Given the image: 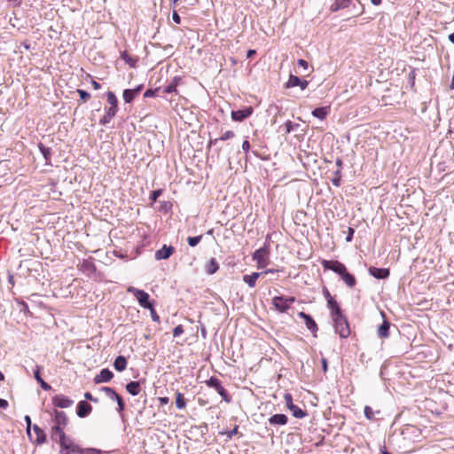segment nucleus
<instances>
[{
	"label": "nucleus",
	"instance_id": "obj_38",
	"mask_svg": "<svg viewBox=\"0 0 454 454\" xmlns=\"http://www.w3.org/2000/svg\"><path fill=\"white\" fill-rule=\"evenodd\" d=\"M202 239V235L195 236V237H188L187 242L190 247H195L197 246Z\"/></svg>",
	"mask_w": 454,
	"mask_h": 454
},
{
	"label": "nucleus",
	"instance_id": "obj_39",
	"mask_svg": "<svg viewBox=\"0 0 454 454\" xmlns=\"http://www.w3.org/2000/svg\"><path fill=\"white\" fill-rule=\"evenodd\" d=\"M364 412V416L366 417V419H374V411H372V409L370 406H365Z\"/></svg>",
	"mask_w": 454,
	"mask_h": 454
},
{
	"label": "nucleus",
	"instance_id": "obj_23",
	"mask_svg": "<svg viewBox=\"0 0 454 454\" xmlns=\"http://www.w3.org/2000/svg\"><path fill=\"white\" fill-rule=\"evenodd\" d=\"M116 113H117V110H115V109H113V108H110V107L106 108V114L100 119L99 123L101 125L107 124L112 120V118H114L115 116Z\"/></svg>",
	"mask_w": 454,
	"mask_h": 454
},
{
	"label": "nucleus",
	"instance_id": "obj_32",
	"mask_svg": "<svg viewBox=\"0 0 454 454\" xmlns=\"http://www.w3.org/2000/svg\"><path fill=\"white\" fill-rule=\"evenodd\" d=\"M234 136H235V134H234L233 131L227 130L219 138H215L214 140H210L209 144H210V145H215L219 140L225 141V140H228V139H231V138L234 137Z\"/></svg>",
	"mask_w": 454,
	"mask_h": 454
},
{
	"label": "nucleus",
	"instance_id": "obj_1",
	"mask_svg": "<svg viewBox=\"0 0 454 454\" xmlns=\"http://www.w3.org/2000/svg\"><path fill=\"white\" fill-rule=\"evenodd\" d=\"M331 317L333 321L335 333L340 338H348L350 334V328L347 317L343 315L340 307L331 311Z\"/></svg>",
	"mask_w": 454,
	"mask_h": 454
},
{
	"label": "nucleus",
	"instance_id": "obj_64",
	"mask_svg": "<svg viewBox=\"0 0 454 454\" xmlns=\"http://www.w3.org/2000/svg\"><path fill=\"white\" fill-rule=\"evenodd\" d=\"M449 40L454 44V33L449 35Z\"/></svg>",
	"mask_w": 454,
	"mask_h": 454
},
{
	"label": "nucleus",
	"instance_id": "obj_51",
	"mask_svg": "<svg viewBox=\"0 0 454 454\" xmlns=\"http://www.w3.org/2000/svg\"><path fill=\"white\" fill-rule=\"evenodd\" d=\"M172 19H173L174 22H176V24H180L181 18L176 11L173 12Z\"/></svg>",
	"mask_w": 454,
	"mask_h": 454
},
{
	"label": "nucleus",
	"instance_id": "obj_9",
	"mask_svg": "<svg viewBox=\"0 0 454 454\" xmlns=\"http://www.w3.org/2000/svg\"><path fill=\"white\" fill-rule=\"evenodd\" d=\"M322 266L325 270H330L341 276L347 270L346 266L339 261L323 260Z\"/></svg>",
	"mask_w": 454,
	"mask_h": 454
},
{
	"label": "nucleus",
	"instance_id": "obj_19",
	"mask_svg": "<svg viewBox=\"0 0 454 454\" xmlns=\"http://www.w3.org/2000/svg\"><path fill=\"white\" fill-rule=\"evenodd\" d=\"M287 417L285 414H275L269 419L270 425H281L284 426L287 423Z\"/></svg>",
	"mask_w": 454,
	"mask_h": 454
},
{
	"label": "nucleus",
	"instance_id": "obj_48",
	"mask_svg": "<svg viewBox=\"0 0 454 454\" xmlns=\"http://www.w3.org/2000/svg\"><path fill=\"white\" fill-rule=\"evenodd\" d=\"M297 64L304 69H308V62L302 59H298Z\"/></svg>",
	"mask_w": 454,
	"mask_h": 454
},
{
	"label": "nucleus",
	"instance_id": "obj_17",
	"mask_svg": "<svg viewBox=\"0 0 454 454\" xmlns=\"http://www.w3.org/2000/svg\"><path fill=\"white\" fill-rule=\"evenodd\" d=\"M323 294L327 301V306L331 311L340 308V305L338 304L337 301L331 295L327 288L325 287L323 289Z\"/></svg>",
	"mask_w": 454,
	"mask_h": 454
},
{
	"label": "nucleus",
	"instance_id": "obj_44",
	"mask_svg": "<svg viewBox=\"0 0 454 454\" xmlns=\"http://www.w3.org/2000/svg\"><path fill=\"white\" fill-rule=\"evenodd\" d=\"M183 333H184V327L182 325H178L173 330L174 337H177V336L181 335Z\"/></svg>",
	"mask_w": 454,
	"mask_h": 454
},
{
	"label": "nucleus",
	"instance_id": "obj_57",
	"mask_svg": "<svg viewBox=\"0 0 454 454\" xmlns=\"http://www.w3.org/2000/svg\"><path fill=\"white\" fill-rule=\"evenodd\" d=\"M8 407V402L4 399H0V408L6 409Z\"/></svg>",
	"mask_w": 454,
	"mask_h": 454
},
{
	"label": "nucleus",
	"instance_id": "obj_24",
	"mask_svg": "<svg viewBox=\"0 0 454 454\" xmlns=\"http://www.w3.org/2000/svg\"><path fill=\"white\" fill-rule=\"evenodd\" d=\"M126 390L132 395H137L141 391L140 383L138 381H130L126 385Z\"/></svg>",
	"mask_w": 454,
	"mask_h": 454
},
{
	"label": "nucleus",
	"instance_id": "obj_35",
	"mask_svg": "<svg viewBox=\"0 0 454 454\" xmlns=\"http://www.w3.org/2000/svg\"><path fill=\"white\" fill-rule=\"evenodd\" d=\"M176 406L179 410L184 409L186 406V402L184 398V395L179 392H176Z\"/></svg>",
	"mask_w": 454,
	"mask_h": 454
},
{
	"label": "nucleus",
	"instance_id": "obj_30",
	"mask_svg": "<svg viewBox=\"0 0 454 454\" xmlns=\"http://www.w3.org/2000/svg\"><path fill=\"white\" fill-rule=\"evenodd\" d=\"M180 80H181L180 77L175 76L174 79L172 80V82L164 88V92L165 93H172V92L176 91V87H177Z\"/></svg>",
	"mask_w": 454,
	"mask_h": 454
},
{
	"label": "nucleus",
	"instance_id": "obj_50",
	"mask_svg": "<svg viewBox=\"0 0 454 454\" xmlns=\"http://www.w3.org/2000/svg\"><path fill=\"white\" fill-rule=\"evenodd\" d=\"M161 194V191L160 190H155L153 192L152 195H151V199L152 200L155 201L157 200V198Z\"/></svg>",
	"mask_w": 454,
	"mask_h": 454
},
{
	"label": "nucleus",
	"instance_id": "obj_55",
	"mask_svg": "<svg viewBox=\"0 0 454 454\" xmlns=\"http://www.w3.org/2000/svg\"><path fill=\"white\" fill-rule=\"evenodd\" d=\"M88 452L90 454H101L102 450H98V449H95V448H90V449L88 450Z\"/></svg>",
	"mask_w": 454,
	"mask_h": 454
},
{
	"label": "nucleus",
	"instance_id": "obj_43",
	"mask_svg": "<svg viewBox=\"0 0 454 454\" xmlns=\"http://www.w3.org/2000/svg\"><path fill=\"white\" fill-rule=\"evenodd\" d=\"M77 92L80 95L81 99L83 101H86L90 98V93L83 90H77Z\"/></svg>",
	"mask_w": 454,
	"mask_h": 454
},
{
	"label": "nucleus",
	"instance_id": "obj_25",
	"mask_svg": "<svg viewBox=\"0 0 454 454\" xmlns=\"http://www.w3.org/2000/svg\"><path fill=\"white\" fill-rule=\"evenodd\" d=\"M114 367L117 372H122L127 367V359L123 356H119L115 358Z\"/></svg>",
	"mask_w": 454,
	"mask_h": 454
},
{
	"label": "nucleus",
	"instance_id": "obj_2",
	"mask_svg": "<svg viewBox=\"0 0 454 454\" xmlns=\"http://www.w3.org/2000/svg\"><path fill=\"white\" fill-rule=\"evenodd\" d=\"M54 425L51 429V439L57 441V434L64 432V428L68 424V418L64 411L54 410L51 413Z\"/></svg>",
	"mask_w": 454,
	"mask_h": 454
},
{
	"label": "nucleus",
	"instance_id": "obj_22",
	"mask_svg": "<svg viewBox=\"0 0 454 454\" xmlns=\"http://www.w3.org/2000/svg\"><path fill=\"white\" fill-rule=\"evenodd\" d=\"M329 106L317 107L312 111V115L319 120H324L329 114Z\"/></svg>",
	"mask_w": 454,
	"mask_h": 454
},
{
	"label": "nucleus",
	"instance_id": "obj_41",
	"mask_svg": "<svg viewBox=\"0 0 454 454\" xmlns=\"http://www.w3.org/2000/svg\"><path fill=\"white\" fill-rule=\"evenodd\" d=\"M334 174L335 177L333 178L332 182L333 185L338 187L340 185V170L338 169Z\"/></svg>",
	"mask_w": 454,
	"mask_h": 454
},
{
	"label": "nucleus",
	"instance_id": "obj_63",
	"mask_svg": "<svg viewBox=\"0 0 454 454\" xmlns=\"http://www.w3.org/2000/svg\"><path fill=\"white\" fill-rule=\"evenodd\" d=\"M336 165L339 167V168H338V169H340V168H341V167H342V161H341V160H340V159H337V160H336Z\"/></svg>",
	"mask_w": 454,
	"mask_h": 454
},
{
	"label": "nucleus",
	"instance_id": "obj_29",
	"mask_svg": "<svg viewBox=\"0 0 454 454\" xmlns=\"http://www.w3.org/2000/svg\"><path fill=\"white\" fill-rule=\"evenodd\" d=\"M340 278L348 287H354L356 284L355 277L348 272V270H346L345 273L340 276Z\"/></svg>",
	"mask_w": 454,
	"mask_h": 454
},
{
	"label": "nucleus",
	"instance_id": "obj_53",
	"mask_svg": "<svg viewBox=\"0 0 454 454\" xmlns=\"http://www.w3.org/2000/svg\"><path fill=\"white\" fill-rule=\"evenodd\" d=\"M242 149L244 152L247 153L250 149V144L248 140H245L242 144Z\"/></svg>",
	"mask_w": 454,
	"mask_h": 454
},
{
	"label": "nucleus",
	"instance_id": "obj_36",
	"mask_svg": "<svg viewBox=\"0 0 454 454\" xmlns=\"http://www.w3.org/2000/svg\"><path fill=\"white\" fill-rule=\"evenodd\" d=\"M300 82H301V79L298 76L290 74L289 79L286 84V88L296 87V86H298Z\"/></svg>",
	"mask_w": 454,
	"mask_h": 454
},
{
	"label": "nucleus",
	"instance_id": "obj_8",
	"mask_svg": "<svg viewBox=\"0 0 454 454\" xmlns=\"http://www.w3.org/2000/svg\"><path fill=\"white\" fill-rule=\"evenodd\" d=\"M101 391L104 392L108 398L116 401L118 404L117 411L119 413H121L124 411L125 403L122 400L121 396L119 394H117L114 388L109 387H102Z\"/></svg>",
	"mask_w": 454,
	"mask_h": 454
},
{
	"label": "nucleus",
	"instance_id": "obj_47",
	"mask_svg": "<svg viewBox=\"0 0 454 454\" xmlns=\"http://www.w3.org/2000/svg\"><path fill=\"white\" fill-rule=\"evenodd\" d=\"M159 90V89L155 90H147L145 94H144V97L145 98H150V97H153L155 95V93Z\"/></svg>",
	"mask_w": 454,
	"mask_h": 454
},
{
	"label": "nucleus",
	"instance_id": "obj_45",
	"mask_svg": "<svg viewBox=\"0 0 454 454\" xmlns=\"http://www.w3.org/2000/svg\"><path fill=\"white\" fill-rule=\"evenodd\" d=\"M285 125L286 133L292 132L295 127H298V124H294L291 121H287Z\"/></svg>",
	"mask_w": 454,
	"mask_h": 454
},
{
	"label": "nucleus",
	"instance_id": "obj_60",
	"mask_svg": "<svg viewBox=\"0 0 454 454\" xmlns=\"http://www.w3.org/2000/svg\"><path fill=\"white\" fill-rule=\"evenodd\" d=\"M256 53V51L254 50H248L247 51V57L249 59V58H252L254 54Z\"/></svg>",
	"mask_w": 454,
	"mask_h": 454
},
{
	"label": "nucleus",
	"instance_id": "obj_56",
	"mask_svg": "<svg viewBox=\"0 0 454 454\" xmlns=\"http://www.w3.org/2000/svg\"><path fill=\"white\" fill-rule=\"evenodd\" d=\"M168 397H160L159 402L161 405L168 404Z\"/></svg>",
	"mask_w": 454,
	"mask_h": 454
},
{
	"label": "nucleus",
	"instance_id": "obj_16",
	"mask_svg": "<svg viewBox=\"0 0 454 454\" xmlns=\"http://www.w3.org/2000/svg\"><path fill=\"white\" fill-rule=\"evenodd\" d=\"M369 273L377 279H385L389 276V270L386 268L371 267Z\"/></svg>",
	"mask_w": 454,
	"mask_h": 454
},
{
	"label": "nucleus",
	"instance_id": "obj_10",
	"mask_svg": "<svg viewBox=\"0 0 454 454\" xmlns=\"http://www.w3.org/2000/svg\"><path fill=\"white\" fill-rule=\"evenodd\" d=\"M52 403L58 408H68L74 403V401L64 395H56L52 397Z\"/></svg>",
	"mask_w": 454,
	"mask_h": 454
},
{
	"label": "nucleus",
	"instance_id": "obj_54",
	"mask_svg": "<svg viewBox=\"0 0 454 454\" xmlns=\"http://www.w3.org/2000/svg\"><path fill=\"white\" fill-rule=\"evenodd\" d=\"M308 84H309L308 81L301 79V82L298 84V86L303 90L308 87Z\"/></svg>",
	"mask_w": 454,
	"mask_h": 454
},
{
	"label": "nucleus",
	"instance_id": "obj_14",
	"mask_svg": "<svg viewBox=\"0 0 454 454\" xmlns=\"http://www.w3.org/2000/svg\"><path fill=\"white\" fill-rule=\"evenodd\" d=\"M92 410V407L86 401H80L77 404V416L80 418L87 417Z\"/></svg>",
	"mask_w": 454,
	"mask_h": 454
},
{
	"label": "nucleus",
	"instance_id": "obj_46",
	"mask_svg": "<svg viewBox=\"0 0 454 454\" xmlns=\"http://www.w3.org/2000/svg\"><path fill=\"white\" fill-rule=\"evenodd\" d=\"M285 401H286V404L288 407V409L290 407H292V405H294L293 403V397H292L291 394L287 393V394L285 395Z\"/></svg>",
	"mask_w": 454,
	"mask_h": 454
},
{
	"label": "nucleus",
	"instance_id": "obj_11",
	"mask_svg": "<svg viewBox=\"0 0 454 454\" xmlns=\"http://www.w3.org/2000/svg\"><path fill=\"white\" fill-rule=\"evenodd\" d=\"M254 112L252 106H247L244 109L236 110L231 112V118L235 121H242L248 118Z\"/></svg>",
	"mask_w": 454,
	"mask_h": 454
},
{
	"label": "nucleus",
	"instance_id": "obj_34",
	"mask_svg": "<svg viewBox=\"0 0 454 454\" xmlns=\"http://www.w3.org/2000/svg\"><path fill=\"white\" fill-rule=\"evenodd\" d=\"M289 410L292 411L293 416L295 418L301 419L306 416V412L296 405H292Z\"/></svg>",
	"mask_w": 454,
	"mask_h": 454
},
{
	"label": "nucleus",
	"instance_id": "obj_31",
	"mask_svg": "<svg viewBox=\"0 0 454 454\" xmlns=\"http://www.w3.org/2000/svg\"><path fill=\"white\" fill-rule=\"evenodd\" d=\"M35 379L38 383H40L41 387L44 390L51 389V386L46 383L40 376V366L36 365V370L35 371Z\"/></svg>",
	"mask_w": 454,
	"mask_h": 454
},
{
	"label": "nucleus",
	"instance_id": "obj_21",
	"mask_svg": "<svg viewBox=\"0 0 454 454\" xmlns=\"http://www.w3.org/2000/svg\"><path fill=\"white\" fill-rule=\"evenodd\" d=\"M262 275V273H259V272H254L251 275H244L243 281L245 283H247L249 286V287H254L256 280Z\"/></svg>",
	"mask_w": 454,
	"mask_h": 454
},
{
	"label": "nucleus",
	"instance_id": "obj_26",
	"mask_svg": "<svg viewBox=\"0 0 454 454\" xmlns=\"http://www.w3.org/2000/svg\"><path fill=\"white\" fill-rule=\"evenodd\" d=\"M350 1L351 0H336L330 7V10L332 12H337L340 9H344V8H347L349 4H350Z\"/></svg>",
	"mask_w": 454,
	"mask_h": 454
},
{
	"label": "nucleus",
	"instance_id": "obj_7",
	"mask_svg": "<svg viewBox=\"0 0 454 454\" xmlns=\"http://www.w3.org/2000/svg\"><path fill=\"white\" fill-rule=\"evenodd\" d=\"M294 297L275 296L272 299V304L280 312H286L289 309L290 305L294 302Z\"/></svg>",
	"mask_w": 454,
	"mask_h": 454
},
{
	"label": "nucleus",
	"instance_id": "obj_61",
	"mask_svg": "<svg viewBox=\"0 0 454 454\" xmlns=\"http://www.w3.org/2000/svg\"><path fill=\"white\" fill-rule=\"evenodd\" d=\"M322 367H323L324 372H326V370H327V361H326L325 358L322 359Z\"/></svg>",
	"mask_w": 454,
	"mask_h": 454
},
{
	"label": "nucleus",
	"instance_id": "obj_3",
	"mask_svg": "<svg viewBox=\"0 0 454 454\" xmlns=\"http://www.w3.org/2000/svg\"><path fill=\"white\" fill-rule=\"evenodd\" d=\"M60 445L59 454H82V450L76 445L74 440L65 434V432L57 434V441Z\"/></svg>",
	"mask_w": 454,
	"mask_h": 454
},
{
	"label": "nucleus",
	"instance_id": "obj_12",
	"mask_svg": "<svg viewBox=\"0 0 454 454\" xmlns=\"http://www.w3.org/2000/svg\"><path fill=\"white\" fill-rule=\"evenodd\" d=\"M174 252H175L174 247L163 245V247L160 249H159L155 252L154 256H155V259L158 261L166 260V259H168L173 254Z\"/></svg>",
	"mask_w": 454,
	"mask_h": 454
},
{
	"label": "nucleus",
	"instance_id": "obj_6",
	"mask_svg": "<svg viewBox=\"0 0 454 454\" xmlns=\"http://www.w3.org/2000/svg\"><path fill=\"white\" fill-rule=\"evenodd\" d=\"M207 386L214 388L224 400L226 403H231V397L229 395L228 392L223 387L222 382L219 379L215 377H211L209 380L206 381Z\"/></svg>",
	"mask_w": 454,
	"mask_h": 454
},
{
	"label": "nucleus",
	"instance_id": "obj_58",
	"mask_svg": "<svg viewBox=\"0 0 454 454\" xmlns=\"http://www.w3.org/2000/svg\"><path fill=\"white\" fill-rule=\"evenodd\" d=\"M143 85H138L136 89L131 90L134 92V95L137 96L142 90Z\"/></svg>",
	"mask_w": 454,
	"mask_h": 454
},
{
	"label": "nucleus",
	"instance_id": "obj_42",
	"mask_svg": "<svg viewBox=\"0 0 454 454\" xmlns=\"http://www.w3.org/2000/svg\"><path fill=\"white\" fill-rule=\"evenodd\" d=\"M148 309L150 310V314H151V317H152L153 321L160 323V317L157 314V312L155 311V309H153V304L152 305L151 309Z\"/></svg>",
	"mask_w": 454,
	"mask_h": 454
},
{
	"label": "nucleus",
	"instance_id": "obj_40",
	"mask_svg": "<svg viewBox=\"0 0 454 454\" xmlns=\"http://www.w3.org/2000/svg\"><path fill=\"white\" fill-rule=\"evenodd\" d=\"M24 419H25V422L27 425V427H26L27 434L30 437L31 436L30 431H31V427H32L31 419L28 415H26Z\"/></svg>",
	"mask_w": 454,
	"mask_h": 454
},
{
	"label": "nucleus",
	"instance_id": "obj_20",
	"mask_svg": "<svg viewBox=\"0 0 454 454\" xmlns=\"http://www.w3.org/2000/svg\"><path fill=\"white\" fill-rule=\"evenodd\" d=\"M33 430L36 434V444L41 445L46 442V434L43 430L39 427L37 425L33 426Z\"/></svg>",
	"mask_w": 454,
	"mask_h": 454
},
{
	"label": "nucleus",
	"instance_id": "obj_52",
	"mask_svg": "<svg viewBox=\"0 0 454 454\" xmlns=\"http://www.w3.org/2000/svg\"><path fill=\"white\" fill-rule=\"evenodd\" d=\"M84 397H85V399L90 400L91 402H94V403L98 402V399L93 397V395L90 392H86L84 394Z\"/></svg>",
	"mask_w": 454,
	"mask_h": 454
},
{
	"label": "nucleus",
	"instance_id": "obj_59",
	"mask_svg": "<svg viewBox=\"0 0 454 454\" xmlns=\"http://www.w3.org/2000/svg\"><path fill=\"white\" fill-rule=\"evenodd\" d=\"M91 84H92V87H93L95 90H99V89L101 88L100 83H98V82H96V81H92Z\"/></svg>",
	"mask_w": 454,
	"mask_h": 454
},
{
	"label": "nucleus",
	"instance_id": "obj_27",
	"mask_svg": "<svg viewBox=\"0 0 454 454\" xmlns=\"http://www.w3.org/2000/svg\"><path fill=\"white\" fill-rule=\"evenodd\" d=\"M38 148H39L41 153L43 154V156L46 161V164H51L50 161H51V154H52L51 149L49 147H46L42 143H40L38 145Z\"/></svg>",
	"mask_w": 454,
	"mask_h": 454
},
{
	"label": "nucleus",
	"instance_id": "obj_13",
	"mask_svg": "<svg viewBox=\"0 0 454 454\" xmlns=\"http://www.w3.org/2000/svg\"><path fill=\"white\" fill-rule=\"evenodd\" d=\"M114 377V373L109 369H102L99 374L96 375L94 378V382L96 384L104 383L110 381Z\"/></svg>",
	"mask_w": 454,
	"mask_h": 454
},
{
	"label": "nucleus",
	"instance_id": "obj_49",
	"mask_svg": "<svg viewBox=\"0 0 454 454\" xmlns=\"http://www.w3.org/2000/svg\"><path fill=\"white\" fill-rule=\"evenodd\" d=\"M354 232H355V231H354V229H353V228H351V227H349V228H348V236L346 237V241H347V242H350V241L352 240V239H353V235H354Z\"/></svg>",
	"mask_w": 454,
	"mask_h": 454
},
{
	"label": "nucleus",
	"instance_id": "obj_15",
	"mask_svg": "<svg viewBox=\"0 0 454 454\" xmlns=\"http://www.w3.org/2000/svg\"><path fill=\"white\" fill-rule=\"evenodd\" d=\"M299 317L302 318L304 320V323L307 326V328L314 333L317 331V325L316 324L315 320L312 318V317L309 314H306L305 312H300L298 314Z\"/></svg>",
	"mask_w": 454,
	"mask_h": 454
},
{
	"label": "nucleus",
	"instance_id": "obj_28",
	"mask_svg": "<svg viewBox=\"0 0 454 454\" xmlns=\"http://www.w3.org/2000/svg\"><path fill=\"white\" fill-rule=\"evenodd\" d=\"M389 327H390V324L387 320H384L382 325L378 328V335L380 338H387V337H388V335H389Z\"/></svg>",
	"mask_w": 454,
	"mask_h": 454
},
{
	"label": "nucleus",
	"instance_id": "obj_18",
	"mask_svg": "<svg viewBox=\"0 0 454 454\" xmlns=\"http://www.w3.org/2000/svg\"><path fill=\"white\" fill-rule=\"evenodd\" d=\"M205 271L208 275L215 274L219 270V263L215 258H211L204 266Z\"/></svg>",
	"mask_w": 454,
	"mask_h": 454
},
{
	"label": "nucleus",
	"instance_id": "obj_4",
	"mask_svg": "<svg viewBox=\"0 0 454 454\" xmlns=\"http://www.w3.org/2000/svg\"><path fill=\"white\" fill-rule=\"evenodd\" d=\"M253 259L257 262L258 268H265L270 263L269 245L265 244L262 247L257 249L253 254Z\"/></svg>",
	"mask_w": 454,
	"mask_h": 454
},
{
	"label": "nucleus",
	"instance_id": "obj_37",
	"mask_svg": "<svg viewBox=\"0 0 454 454\" xmlns=\"http://www.w3.org/2000/svg\"><path fill=\"white\" fill-rule=\"evenodd\" d=\"M135 97L134 92L129 89L123 91V99L126 103H130Z\"/></svg>",
	"mask_w": 454,
	"mask_h": 454
},
{
	"label": "nucleus",
	"instance_id": "obj_5",
	"mask_svg": "<svg viewBox=\"0 0 454 454\" xmlns=\"http://www.w3.org/2000/svg\"><path fill=\"white\" fill-rule=\"evenodd\" d=\"M127 292L132 294L137 298L139 305L142 308L151 309L153 303L150 301V296L146 292L137 289L134 286H129Z\"/></svg>",
	"mask_w": 454,
	"mask_h": 454
},
{
	"label": "nucleus",
	"instance_id": "obj_33",
	"mask_svg": "<svg viewBox=\"0 0 454 454\" xmlns=\"http://www.w3.org/2000/svg\"><path fill=\"white\" fill-rule=\"evenodd\" d=\"M107 102L110 104V108L118 110V100L114 92L108 91L106 94Z\"/></svg>",
	"mask_w": 454,
	"mask_h": 454
},
{
	"label": "nucleus",
	"instance_id": "obj_62",
	"mask_svg": "<svg viewBox=\"0 0 454 454\" xmlns=\"http://www.w3.org/2000/svg\"><path fill=\"white\" fill-rule=\"evenodd\" d=\"M21 46L26 49V50H29L30 49V44L27 43V42H23L21 43Z\"/></svg>",
	"mask_w": 454,
	"mask_h": 454
}]
</instances>
